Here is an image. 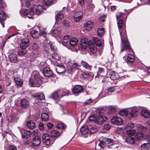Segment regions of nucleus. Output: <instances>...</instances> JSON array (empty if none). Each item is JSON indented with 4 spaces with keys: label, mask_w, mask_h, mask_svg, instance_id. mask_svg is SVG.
Returning <instances> with one entry per match:
<instances>
[{
    "label": "nucleus",
    "mask_w": 150,
    "mask_h": 150,
    "mask_svg": "<svg viewBox=\"0 0 150 150\" xmlns=\"http://www.w3.org/2000/svg\"><path fill=\"white\" fill-rule=\"evenodd\" d=\"M6 17V14L2 11H0V22H2L4 21Z\"/></svg>",
    "instance_id": "7c9ffc66"
},
{
    "label": "nucleus",
    "mask_w": 150,
    "mask_h": 150,
    "mask_svg": "<svg viewBox=\"0 0 150 150\" xmlns=\"http://www.w3.org/2000/svg\"><path fill=\"white\" fill-rule=\"evenodd\" d=\"M92 100L90 98L86 100V101L84 102L83 104L85 105H88L92 103Z\"/></svg>",
    "instance_id": "69168bd1"
},
{
    "label": "nucleus",
    "mask_w": 150,
    "mask_h": 150,
    "mask_svg": "<svg viewBox=\"0 0 150 150\" xmlns=\"http://www.w3.org/2000/svg\"><path fill=\"white\" fill-rule=\"evenodd\" d=\"M117 25L121 38L122 44H123L125 49L130 50L131 47L126 38V31L124 26V22L122 20L117 22Z\"/></svg>",
    "instance_id": "f257e3e1"
},
{
    "label": "nucleus",
    "mask_w": 150,
    "mask_h": 150,
    "mask_svg": "<svg viewBox=\"0 0 150 150\" xmlns=\"http://www.w3.org/2000/svg\"><path fill=\"white\" fill-rule=\"evenodd\" d=\"M27 53L26 50L25 49H21L18 51V54L19 56L24 55Z\"/></svg>",
    "instance_id": "4c0bfd02"
},
{
    "label": "nucleus",
    "mask_w": 150,
    "mask_h": 150,
    "mask_svg": "<svg viewBox=\"0 0 150 150\" xmlns=\"http://www.w3.org/2000/svg\"><path fill=\"white\" fill-rule=\"evenodd\" d=\"M30 35L34 38H38L40 35L38 32L37 31L35 30H33L31 31Z\"/></svg>",
    "instance_id": "c756f323"
},
{
    "label": "nucleus",
    "mask_w": 150,
    "mask_h": 150,
    "mask_svg": "<svg viewBox=\"0 0 150 150\" xmlns=\"http://www.w3.org/2000/svg\"><path fill=\"white\" fill-rule=\"evenodd\" d=\"M61 30V29L60 27H58L57 29H55L53 30L52 34V35L54 34V35H56L60 33Z\"/></svg>",
    "instance_id": "79ce46f5"
},
{
    "label": "nucleus",
    "mask_w": 150,
    "mask_h": 150,
    "mask_svg": "<svg viewBox=\"0 0 150 150\" xmlns=\"http://www.w3.org/2000/svg\"><path fill=\"white\" fill-rule=\"evenodd\" d=\"M61 91L60 89L57 90L52 94L50 97L54 99H57L59 97V94Z\"/></svg>",
    "instance_id": "4be33fe9"
},
{
    "label": "nucleus",
    "mask_w": 150,
    "mask_h": 150,
    "mask_svg": "<svg viewBox=\"0 0 150 150\" xmlns=\"http://www.w3.org/2000/svg\"><path fill=\"white\" fill-rule=\"evenodd\" d=\"M18 128L19 129V131L21 134L22 137L23 138L26 139L30 137L31 134L30 131L20 129L19 127H18Z\"/></svg>",
    "instance_id": "423d86ee"
},
{
    "label": "nucleus",
    "mask_w": 150,
    "mask_h": 150,
    "mask_svg": "<svg viewBox=\"0 0 150 150\" xmlns=\"http://www.w3.org/2000/svg\"><path fill=\"white\" fill-rule=\"evenodd\" d=\"M138 109L134 107L131 108L130 114L132 117H135L137 116L138 114Z\"/></svg>",
    "instance_id": "a211bd4d"
},
{
    "label": "nucleus",
    "mask_w": 150,
    "mask_h": 150,
    "mask_svg": "<svg viewBox=\"0 0 150 150\" xmlns=\"http://www.w3.org/2000/svg\"><path fill=\"white\" fill-rule=\"evenodd\" d=\"M134 127V124L130 122L128 123L126 126V127L127 128H132Z\"/></svg>",
    "instance_id": "0e129e2a"
},
{
    "label": "nucleus",
    "mask_w": 150,
    "mask_h": 150,
    "mask_svg": "<svg viewBox=\"0 0 150 150\" xmlns=\"http://www.w3.org/2000/svg\"><path fill=\"white\" fill-rule=\"evenodd\" d=\"M40 35H43L44 37H45L46 33L45 31V29L44 28L42 27H40L39 28Z\"/></svg>",
    "instance_id": "a19ab883"
},
{
    "label": "nucleus",
    "mask_w": 150,
    "mask_h": 150,
    "mask_svg": "<svg viewBox=\"0 0 150 150\" xmlns=\"http://www.w3.org/2000/svg\"><path fill=\"white\" fill-rule=\"evenodd\" d=\"M51 137L48 134H44L42 136V141L46 145H51L54 142L51 141Z\"/></svg>",
    "instance_id": "20e7f679"
},
{
    "label": "nucleus",
    "mask_w": 150,
    "mask_h": 150,
    "mask_svg": "<svg viewBox=\"0 0 150 150\" xmlns=\"http://www.w3.org/2000/svg\"><path fill=\"white\" fill-rule=\"evenodd\" d=\"M62 24L66 27H69L70 26V23L67 20H64L62 22Z\"/></svg>",
    "instance_id": "13d9d810"
},
{
    "label": "nucleus",
    "mask_w": 150,
    "mask_h": 150,
    "mask_svg": "<svg viewBox=\"0 0 150 150\" xmlns=\"http://www.w3.org/2000/svg\"><path fill=\"white\" fill-rule=\"evenodd\" d=\"M107 119V117L101 115L99 116L96 118V123L99 125L103 124Z\"/></svg>",
    "instance_id": "ddd939ff"
},
{
    "label": "nucleus",
    "mask_w": 150,
    "mask_h": 150,
    "mask_svg": "<svg viewBox=\"0 0 150 150\" xmlns=\"http://www.w3.org/2000/svg\"><path fill=\"white\" fill-rule=\"evenodd\" d=\"M136 132V131L134 129L128 130L126 131L127 134L129 137L134 135Z\"/></svg>",
    "instance_id": "ea45409f"
},
{
    "label": "nucleus",
    "mask_w": 150,
    "mask_h": 150,
    "mask_svg": "<svg viewBox=\"0 0 150 150\" xmlns=\"http://www.w3.org/2000/svg\"><path fill=\"white\" fill-rule=\"evenodd\" d=\"M111 123L117 125H121L122 123V120L121 118L117 117H113L111 119Z\"/></svg>",
    "instance_id": "9d476101"
},
{
    "label": "nucleus",
    "mask_w": 150,
    "mask_h": 150,
    "mask_svg": "<svg viewBox=\"0 0 150 150\" xmlns=\"http://www.w3.org/2000/svg\"><path fill=\"white\" fill-rule=\"evenodd\" d=\"M135 60V57L133 54H129L128 55L127 62V63L133 62Z\"/></svg>",
    "instance_id": "a878e982"
},
{
    "label": "nucleus",
    "mask_w": 150,
    "mask_h": 150,
    "mask_svg": "<svg viewBox=\"0 0 150 150\" xmlns=\"http://www.w3.org/2000/svg\"><path fill=\"white\" fill-rule=\"evenodd\" d=\"M33 79V78L31 76V78L29 80V84L30 86L31 87L33 86L34 83L35 82L34 81Z\"/></svg>",
    "instance_id": "e2e57ef3"
},
{
    "label": "nucleus",
    "mask_w": 150,
    "mask_h": 150,
    "mask_svg": "<svg viewBox=\"0 0 150 150\" xmlns=\"http://www.w3.org/2000/svg\"><path fill=\"white\" fill-rule=\"evenodd\" d=\"M29 44V40L27 38L23 39L20 44V47L21 49H25Z\"/></svg>",
    "instance_id": "6e6552de"
},
{
    "label": "nucleus",
    "mask_w": 150,
    "mask_h": 150,
    "mask_svg": "<svg viewBox=\"0 0 150 150\" xmlns=\"http://www.w3.org/2000/svg\"><path fill=\"white\" fill-rule=\"evenodd\" d=\"M80 131L83 136L85 137H88L90 134L89 128L86 125H83L81 128Z\"/></svg>",
    "instance_id": "39448f33"
},
{
    "label": "nucleus",
    "mask_w": 150,
    "mask_h": 150,
    "mask_svg": "<svg viewBox=\"0 0 150 150\" xmlns=\"http://www.w3.org/2000/svg\"><path fill=\"white\" fill-rule=\"evenodd\" d=\"M10 61L13 63H16L17 61L16 55L15 54H11L9 56Z\"/></svg>",
    "instance_id": "5701e85b"
},
{
    "label": "nucleus",
    "mask_w": 150,
    "mask_h": 150,
    "mask_svg": "<svg viewBox=\"0 0 150 150\" xmlns=\"http://www.w3.org/2000/svg\"><path fill=\"white\" fill-rule=\"evenodd\" d=\"M105 32L104 28H98L97 31L98 34L99 36L102 35L105 33Z\"/></svg>",
    "instance_id": "de8ad7c7"
},
{
    "label": "nucleus",
    "mask_w": 150,
    "mask_h": 150,
    "mask_svg": "<svg viewBox=\"0 0 150 150\" xmlns=\"http://www.w3.org/2000/svg\"><path fill=\"white\" fill-rule=\"evenodd\" d=\"M119 114L121 116L125 117L128 114V111L126 110H123L120 111L119 112Z\"/></svg>",
    "instance_id": "a18cd8bd"
},
{
    "label": "nucleus",
    "mask_w": 150,
    "mask_h": 150,
    "mask_svg": "<svg viewBox=\"0 0 150 150\" xmlns=\"http://www.w3.org/2000/svg\"><path fill=\"white\" fill-rule=\"evenodd\" d=\"M143 134L142 132H138L135 136V138L136 139L137 141L140 140L143 138Z\"/></svg>",
    "instance_id": "e433bc0d"
},
{
    "label": "nucleus",
    "mask_w": 150,
    "mask_h": 150,
    "mask_svg": "<svg viewBox=\"0 0 150 150\" xmlns=\"http://www.w3.org/2000/svg\"><path fill=\"white\" fill-rule=\"evenodd\" d=\"M70 38V37L69 35H66L64 37L63 40L62 41V44L65 45L67 42Z\"/></svg>",
    "instance_id": "c9c22d12"
},
{
    "label": "nucleus",
    "mask_w": 150,
    "mask_h": 150,
    "mask_svg": "<svg viewBox=\"0 0 150 150\" xmlns=\"http://www.w3.org/2000/svg\"><path fill=\"white\" fill-rule=\"evenodd\" d=\"M33 96L37 100H42L45 99L44 94L42 93H35L33 95Z\"/></svg>",
    "instance_id": "4468645a"
},
{
    "label": "nucleus",
    "mask_w": 150,
    "mask_h": 150,
    "mask_svg": "<svg viewBox=\"0 0 150 150\" xmlns=\"http://www.w3.org/2000/svg\"><path fill=\"white\" fill-rule=\"evenodd\" d=\"M106 144L105 142L104 141L101 142L100 141V143L98 144V145L100 148H103L105 147Z\"/></svg>",
    "instance_id": "052dcab7"
},
{
    "label": "nucleus",
    "mask_w": 150,
    "mask_h": 150,
    "mask_svg": "<svg viewBox=\"0 0 150 150\" xmlns=\"http://www.w3.org/2000/svg\"><path fill=\"white\" fill-rule=\"evenodd\" d=\"M106 139V140H107V141L105 142L106 144L107 143H110L111 145H113L114 144L113 141L110 138Z\"/></svg>",
    "instance_id": "680f3d73"
},
{
    "label": "nucleus",
    "mask_w": 150,
    "mask_h": 150,
    "mask_svg": "<svg viewBox=\"0 0 150 150\" xmlns=\"http://www.w3.org/2000/svg\"><path fill=\"white\" fill-rule=\"evenodd\" d=\"M93 40L95 44L98 47H100L102 45L101 41L97 37H94Z\"/></svg>",
    "instance_id": "2f4dec72"
},
{
    "label": "nucleus",
    "mask_w": 150,
    "mask_h": 150,
    "mask_svg": "<svg viewBox=\"0 0 150 150\" xmlns=\"http://www.w3.org/2000/svg\"><path fill=\"white\" fill-rule=\"evenodd\" d=\"M20 13L21 16L22 15L23 16H26L29 18H32L34 14V10L33 9H31L30 11L26 9H22L20 11Z\"/></svg>",
    "instance_id": "7ed1b4c3"
},
{
    "label": "nucleus",
    "mask_w": 150,
    "mask_h": 150,
    "mask_svg": "<svg viewBox=\"0 0 150 150\" xmlns=\"http://www.w3.org/2000/svg\"><path fill=\"white\" fill-rule=\"evenodd\" d=\"M81 65L83 67L88 70H91L92 68V66L90 65L87 62L84 61H82L81 62Z\"/></svg>",
    "instance_id": "b1692460"
},
{
    "label": "nucleus",
    "mask_w": 150,
    "mask_h": 150,
    "mask_svg": "<svg viewBox=\"0 0 150 150\" xmlns=\"http://www.w3.org/2000/svg\"><path fill=\"white\" fill-rule=\"evenodd\" d=\"M8 150H17V149L15 145H10L9 146Z\"/></svg>",
    "instance_id": "774afa93"
},
{
    "label": "nucleus",
    "mask_w": 150,
    "mask_h": 150,
    "mask_svg": "<svg viewBox=\"0 0 150 150\" xmlns=\"http://www.w3.org/2000/svg\"><path fill=\"white\" fill-rule=\"evenodd\" d=\"M78 40L76 38H71L69 40V44L71 46H74L76 45L78 43Z\"/></svg>",
    "instance_id": "bb28decb"
},
{
    "label": "nucleus",
    "mask_w": 150,
    "mask_h": 150,
    "mask_svg": "<svg viewBox=\"0 0 150 150\" xmlns=\"http://www.w3.org/2000/svg\"><path fill=\"white\" fill-rule=\"evenodd\" d=\"M41 117L42 121H46L48 120L49 116L47 113H44L42 114Z\"/></svg>",
    "instance_id": "c03bdc74"
},
{
    "label": "nucleus",
    "mask_w": 150,
    "mask_h": 150,
    "mask_svg": "<svg viewBox=\"0 0 150 150\" xmlns=\"http://www.w3.org/2000/svg\"><path fill=\"white\" fill-rule=\"evenodd\" d=\"M31 46L35 54H39L41 53V48L38 42L35 41L33 42L31 45Z\"/></svg>",
    "instance_id": "f03ea898"
},
{
    "label": "nucleus",
    "mask_w": 150,
    "mask_h": 150,
    "mask_svg": "<svg viewBox=\"0 0 150 150\" xmlns=\"http://www.w3.org/2000/svg\"><path fill=\"white\" fill-rule=\"evenodd\" d=\"M43 9V7L42 6H38L35 9V12H34V13L37 15H39L42 12Z\"/></svg>",
    "instance_id": "aec40b11"
},
{
    "label": "nucleus",
    "mask_w": 150,
    "mask_h": 150,
    "mask_svg": "<svg viewBox=\"0 0 150 150\" xmlns=\"http://www.w3.org/2000/svg\"><path fill=\"white\" fill-rule=\"evenodd\" d=\"M50 135L51 137H56L60 136V133L56 130H53L50 132Z\"/></svg>",
    "instance_id": "72a5a7b5"
},
{
    "label": "nucleus",
    "mask_w": 150,
    "mask_h": 150,
    "mask_svg": "<svg viewBox=\"0 0 150 150\" xmlns=\"http://www.w3.org/2000/svg\"><path fill=\"white\" fill-rule=\"evenodd\" d=\"M40 143L41 140L40 137L36 136L33 139L31 145L33 146H38L40 144Z\"/></svg>",
    "instance_id": "1a4fd4ad"
},
{
    "label": "nucleus",
    "mask_w": 150,
    "mask_h": 150,
    "mask_svg": "<svg viewBox=\"0 0 150 150\" xmlns=\"http://www.w3.org/2000/svg\"><path fill=\"white\" fill-rule=\"evenodd\" d=\"M149 147V143H144L142 144L141 146L142 150H148Z\"/></svg>",
    "instance_id": "49530a36"
},
{
    "label": "nucleus",
    "mask_w": 150,
    "mask_h": 150,
    "mask_svg": "<svg viewBox=\"0 0 150 150\" xmlns=\"http://www.w3.org/2000/svg\"><path fill=\"white\" fill-rule=\"evenodd\" d=\"M104 71V69L103 68L100 67L99 68L97 72L98 74L96 75V77L98 78L99 77V74L103 73Z\"/></svg>",
    "instance_id": "6e6d98bb"
},
{
    "label": "nucleus",
    "mask_w": 150,
    "mask_h": 150,
    "mask_svg": "<svg viewBox=\"0 0 150 150\" xmlns=\"http://www.w3.org/2000/svg\"><path fill=\"white\" fill-rule=\"evenodd\" d=\"M51 50L53 51H56L57 50V48L54 44L52 42H49Z\"/></svg>",
    "instance_id": "09e8293b"
},
{
    "label": "nucleus",
    "mask_w": 150,
    "mask_h": 150,
    "mask_svg": "<svg viewBox=\"0 0 150 150\" xmlns=\"http://www.w3.org/2000/svg\"><path fill=\"white\" fill-rule=\"evenodd\" d=\"M93 26V23L90 21L87 22L84 26V28L87 30H90Z\"/></svg>",
    "instance_id": "c85d7f7f"
},
{
    "label": "nucleus",
    "mask_w": 150,
    "mask_h": 150,
    "mask_svg": "<svg viewBox=\"0 0 150 150\" xmlns=\"http://www.w3.org/2000/svg\"><path fill=\"white\" fill-rule=\"evenodd\" d=\"M92 1H90V4L87 6V9L88 10H90L93 9L95 8V6L92 3Z\"/></svg>",
    "instance_id": "603ef678"
},
{
    "label": "nucleus",
    "mask_w": 150,
    "mask_h": 150,
    "mask_svg": "<svg viewBox=\"0 0 150 150\" xmlns=\"http://www.w3.org/2000/svg\"><path fill=\"white\" fill-rule=\"evenodd\" d=\"M31 76L35 80L37 81H39L41 79V76L39 73L36 71H34L33 72Z\"/></svg>",
    "instance_id": "dca6fc26"
},
{
    "label": "nucleus",
    "mask_w": 150,
    "mask_h": 150,
    "mask_svg": "<svg viewBox=\"0 0 150 150\" xmlns=\"http://www.w3.org/2000/svg\"><path fill=\"white\" fill-rule=\"evenodd\" d=\"M96 117L95 115H91L88 118V119L91 122L96 123Z\"/></svg>",
    "instance_id": "37998d69"
},
{
    "label": "nucleus",
    "mask_w": 150,
    "mask_h": 150,
    "mask_svg": "<svg viewBox=\"0 0 150 150\" xmlns=\"http://www.w3.org/2000/svg\"><path fill=\"white\" fill-rule=\"evenodd\" d=\"M125 141L130 144H133L135 142V139L133 137H129L126 138Z\"/></svg>",
    "instance_id": "473e14b6"
},
{
    "label": "nucleus",
    "mask_w": 150,
    "mask_h": 150,
    "mask_svg": "<svg viewBox=\"0 0 150 150\" xmlns=\"http://www.w3.org/2000/svg\"><path fill=\"white\" fill-rule=\"evenodd\" d=\"M27 126L29 128L32 129H33L35 127V124L32 121H28L27 124Z\"/></svg>",
    "instance_id": "f704fd0d"
},
{
    "label": "nucleus",
    "mask_w": 150,
    "mask_h": 150,
    "mask_svg": "<svg viewBox=\"0 0 150 150\" xmlns=\"http://www.w3.org/2000/svg\"><path fill=\"white\" fill-rule=\"evenodd\" d=\"M124 15V13L121 12H118L116 15L117 20V21L119 18H120Z\"/></svg>",
    "instance_id": "bf43d9fd"
},
{
    "label": "nucleus",
    "mask_w": 150,
    "mask_h": 150,
    "mask_svg": "<svg viewBox=\"0 0 150 150\" xmlns=\"http://www.w3.org/2000/svg\"><path fill=\"white\" fill-rule=\"evenodd\" d=\"M88 44L89 45L88 48L90 51L93 53H96L97 51V49L95 45L94 44L90 45L89 43Z\"/></svg>",
    "instance_id": "cd10ccee"
},
{
    "label": "nucleus",
    "mask_w": 150,
    "mask_h": 150,
    "mask_svg": "<svg viewBox=\"0 0 150 150\" xmlns=\"http://www.w3.org/2000/svg\"><path fill=\"white\" fill-rule=\"evenodd\" d=\"M83 90V86L80 85L75 86L72 89L73 92L76 96L81 93Z\"/></svg>",
    "instance_id": "0eeeda50"
},
{
    "label": "nucleus",
    "mask_w": 150,
    "mask_h": 150,
    "mask_svg": "<svg viewBox=\"0 0 150 150\" xmlns=\"http://www.w3.org/2000/svg\"><path fill=\"white\" fill-rule=\"evenodd\" d=\"M83 14L82 12L80 11H77L75 14L74 16L76 17H79L81 18H83Z\"/></svg>",
    "instance_id": "5fc2aeb1"
},
{
    "label": "nucleus",
    "mask_w": 150,
    "mask_h": 150,
    "mask_svg": "<svg viewBox=\"0 0 150 150\" xmlns=\"http://www.w3.org/2000/svg\"><path fill=\"white\" fill-rule=\"evenodd\" d=\"M29 103L28 100L25 99H22L21 101V105L23 108H25L28 107Z\"/></svg>",
    "instance_id": "6ab92c4d"
},
{
    "label": "nucleus",
    "mask_w": 150,
    "mask_h": 150,
    "mask_svg": "<svg viewBox=\"0 0 150 150\" xmlns=\"http://www.w3.org/2000/svg\"><path fill=\"white\" fill-rule=\"evenodd\" d=\"M64 17V16L62 14L59 13L55 16L56 20L57 21H61Z\"/></svg>",
    "instance_id": "8fccbe9b"
},
{
    "label": "nucleus",
    "mask_w": 150,
    "mask_h": 150,
    "mask_svg": "<svg viewBox=\"0 0 150 150\" xmlns=\"http://www.w3.org/2000/svg\"><path fill=\"white\" fill-rule=\"evenodd\" d=\"M137 130L143 132L146 131L147 129V127L145 126L140 125H138L136 126Z\"/></svg>",
    "instance_id": "393cba45"
},
{
    "label": "nucleus",
    "mask_w": 150,
    "mask_h": 150,
    "mask_svg": "<svg viewBox=\"0 0 150 150\" xmlns=\"http://www.w3.org/2000/svg\"><path fill=\"white\" fill-rule=\"evenodd\" d=\"M44 75L47 77L51 76L53 75V72L50 68L48 67L45 68L43 70Z\"/></svg>",
    "instance_id": "9b49d317"
},
{
    "label": "nucleus",
    "mask_w": 150,
    "mask_h": 150,
    "mask_svg": "<svg viewBox=\"0 0 150 150\" xmlns=\"http://www.w3.org/2000/svg\"><path fill=\"white\" fill-rule=\"evenodd\" d=\"M90 129V134L91 133H94L96 132L97 130V128L96 127L94 126L91 127L90 128H89Z\"/></svg>",
    "instance_id": "864d4df0"
},
{
    "label": "nucleus",
    "mask_w": 150,
    "mask_h": 150,
    "mask_svg": "<svg viewBox=\"0 0 150 150\" xmlns=\"http://www.w3.org/2000/svg\"><path fill=\"white\" fill-rule=\"evenodd\" d=\"M56 70L57 73L59 75L63 74L65 71V67L62 65H58Z\"/></svg>",
    "instance_id": "f8f14e48"
},
{
    "label": "nucleus",
    "mask_w": 150,
    "mask_h": 150,
    "mask_svg": "<svg viewBox=\"0 0 150 150\" xmlns=\"http://www.w3.org/2000/svg\"><path fill=\"white\" fill-rule=\"evenodd\" d=\"M117 88V86L111 87H109L107 90L108 95H110L112 93L115 91Z\"/></svg>",
    "instance_id": "58836bf2"
},
{
    "label": "nucleus",
    "mask_w": 150,
    "mask_h": 150,
    "mask_svg": "<svg viewBox=\"0 0 150 150\" xmlns=\"http://www.w3.org/2000/svg\"><path fill=\"white\" fill-rule=\"evenodd\" d=\"M16 85L21 87L23 85V82L21 79L18 77H15L14 78Z\"/></svg>",
    "instance_id": "412c9836"
},
{
    "label": "nucleus",
    "mask_w": 150,
    "mask_h": 150,
    "mask_svg": "<svg viewBox=\"0 0 150 150\" xmlns=\"http://www.w3.org/2000/svg\"><path fill=\"white\" fill-rule=\"evenodd\" d=\"M141 115L146 118H149L150 117V113L149 111L145 109L142 110L141 112Z\"/></svg>",
    "instance_id": "f3484780"
},
{
    "label": "nucleus",
    "mask_w": 150,
    "mask_h": 150,
    "mask_svg": "<svg viewBox=\"0 0 150 150\" xmlns=\"http://www.w3.org/2000/svg\"><path fill=\"white\" fill-rule=\"evenodd\" d=\"M57 127L59 129H64L66 128V126L63 123H60L57 125Z\"/></svg>",
    "instance_id": "3c124183"
},
{
    "label": "nucleus",
    "mask_w": 150,
    "mask_h": 150,
    "mask_svg": "<svg viewBox=\"0 0 150 150\" xmlns=\"http://www.w3.org/2000/svg\"><path fill=\"white\" fill-rule=\"evenodd\" d=\"M52 0H47V1H45V4L47 6L49 5L50 4H52Z\"/></svg>",
    "instance_id": "338daca9"
},
{
    "label": "nucleus",
    "mask_w": 150,
    "mask_h": 150,
    "mask_svg": "<svg viewBox=\"0 0 150 150\" xmlns=\"http://www.w3.org/2000/svg\"><path fill=\"white\" fill-rule=\"evenodd\" d=\"M61 91L60 93H62V96H65L66 95L67 96L69 93V91L68 90H64L62 91L61 90Z\"/></svg>",
    "instance_id": "4d7b16f0"
},
{
    "label": "nucleus",
    "mask_w": 150,
    "mask_h": 150,
    "mask_svg": "<svg viewBox=\"0 0 150 150\" xmlns=\"http://www.w3.org/2000/svg\"><path fill=\"white\" fill-rule=\"evenodd\" d=\"M110 78L113 80H114L118 79L120 77L119 75L117 72L112 71L110 73Z\"/></svg>",
    "instance_id": "2eb2a0df"
}]
</instances>
